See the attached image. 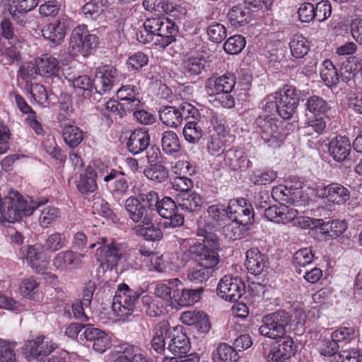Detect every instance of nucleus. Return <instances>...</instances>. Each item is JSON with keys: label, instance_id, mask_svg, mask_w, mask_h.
Wrapping results in <instances>:
<instances>
[{"label": "nucleus", "instance_id": "f257e3e1", "mask_svg": "<svg viewBox=\"0 0 362 362\" xmlns=\"http://www.w3.org/2000/svg\"><path fill=\"white\" fill-rule=\"evenodd\" d=\"M196 234L199 238L197 240L188 241L189 247L184 252L186 259H192L197 264L190 268L187 272V278L194 284H202L206 281L217 269L220 261L219 239L216 233L206 228V224L199 221Z\"/></svg>", "mask_w": 362, "mask_h": 362}, {"label": "nucleus", "instance_id": "f03ea898", "mask_svg": "<svg viewBox=\"0 0 362 362\" xmlns=\"http://www.w3.org/2000/svg\"><path fill=\"white\" fill-rule=\"evenodd\" d=\"M47 202V198H41L28 203L18 192L11 190L6 196L0 197V221H18L23 216L32 215L35 210Z\"/></svg>", "mask_w": 362, "mask_h": 362}, {"label": "nucleus", "instance_id": "7ed1b4c3", "mask_svg": "<svg viewBox=\"0 0 362 362\" xmlns=\"http://www.w3.org/2000/svg\"><path fill=\"white\" fill-rule=\"evenodd\" d=\"M295 320L292 315L285 310H278L274 313L264 315L262 319V325L259 327V332L262 336L275 339L286 334L287 332L301 329V334L303 331V324L300 321L296 322L293 327Z\"/></svg>", "mask_w": 362, "mask_h": 362}, {"label": "nucleus", "instance_id": "20e7f679", "mask_svg": "<svg viewBox=\"0 0 362 362\" xmlns=\"http://www.w3.org/2000/svg\"><path fill=\"white\" fill-rule=\"evenodd\" d=\"M89 248L96 247V258L99 267L103 272L111 271L118 264L122 257V247L113 239H107L105 236H95L89 238Z\"/></svg>", "mask_w": 362, "mask_h": 362}, {"label": "nucleus", "instance_id": "39448f33", "mask_svg": "<svg viewBox=\"0 0 362 362\" xmlns=\"http://www.w3.org/2000/svg\"><path fill=\"white\" fill-rule=\"evenodd\" d=\"M151 33L156 44L160 48H165L176 41L179 28L173 20L163 15L148 18L144 22Z\"/></svg>", "mask_w": 362, "mask_h": 362}, {"label": "nucleus", "instance_id": "423d86ee", "mask_svg": "<svg viewBox=\"0 0 362 362\" xmlns=\"http://www.w3.org/2000/svg\"><path fill=\"white\" fill-rule=\"evenodd\" d=\"M243 213L233 215L230 223L225 225L223 232L225 236L231 240H240L248 235L250 228L255 223V213L252 206L245 202L242 204Z\"/></svg>", "mask_w": 362, "mask_h": 362}, {"label": "nucleus", "instance_id": "0eeeda50", "mask_svg": "<svg viewBox=\"0 0 362 362\" xmlns=\"http://www.w3.org/2000/svg\"><path fill=\"white\" fill-rule=\"evenodd\" d=\"M254 125L264 143L269 147L280 146L287 135L276 117L259 115L254 122Z\"/></svg>", "mask_w": 362, "mask_h": 362}, {"label": "nucleus", "instance_id": "6e6552de", "mask_svg": "<svg viewBox=\"0 0 362 362\" xmlns=\"http://www.w3.org/2000/svg\"><path fill=\"white\" fill-rule=\"evenodd\" d=\"M142 293L141 290L132 289L125 283L119 284L113 298L112 310L122 317L132 315Z\"/></svg>", "mask_w": 362, "mask_h": 362}, {"label": "nucleus", "instance_id": "1a4fd4ad", "mask_svg": "<svg viewBox=\"0 0 362 362\" xmlns=\"http://www.w3.org/2000/svg\"><path fill=\"white\" fill-rule=\"evenodd\" d=\"M305 92L291 85H284L275 92L278 98V115L283 119H289L296 112L300 100L303 101Z\"/></svg>", "mask_w": 362, "mask_h": 362}, {"label": "nucleus", "instance_id": "9d476101", "mask_svg": "<svg viewBox=\"0 0 362 362\" xmlns=\"http://www.w3.org/2000/svg\"><path fill=\"white\" fill-rule=\"evenodd\" d=\"M46 250L42 243H37L34 245H25L22 246L19 251L21 258L25 261L35 273L45 274L52 278L54 280L57 276L50 272H45L47 269V258L45 254Z\"/></svg>", "mask_w": 362, "mask_h": 362}, {"label": "nucleus", "instance_id": "9b49d317", "mask_svg": "<svg viewBox=\"0 0 362 362\" xmlns=\"http://www.w3.org/2000/svg\"><path fill=\"white\" fill-rule=\"evenodd\" d=\"M247 200L245 198L230 199L227 205L221 203L212 204L207 208V214L210 219L218 226H221L226 220H229L233 215L243 213L242 204H245Z\"/></svg>", "mask_w": 362, "mask_h": 362}, {"label": "nucleus", "instance_id": "f8f14e48", "mask_svg": "<svg viewBox=\"0 0 362 362\" xmlns=\"http://www.w3.org/2000/svg\"><path fill=\"white\" fill-rule=\"evenodd\" d=\"M217 295L229 302H237L245 291V284L239 276L225 275L217 285Z\"/></svg>", "mask_w": 362, "mask_h": 362}, {"label": "nucleus", "instance_id": "ddd939ff", "mask_svg": "<svg viewBox=\"0 0 362 362\" xmlns=\"http://www.w3.org/2000/svg\"><path fill=\"white\" fill-rule=\"evenodd\" d=\"M72 20L66 15L59 16L53 23L47 24L42 29V37L49 41V45L54 47L61 44L66 32L72 26Z\"/></svg>", "mask_w": 362, "mask_h": 362}, {"label": "nucleus", "instance_id": "4468645a", "mask_svg": "<svg viewBox=\"0 0 362 362\" xmlns=\"http://www.w3.org/2000/svg\"><path fill=\"white\" fill-rule=\"evenodd\" d=\"M289 48L293 57L296 59H303V63L307 62V64L302 67L301 74L308 76L315 72L317 62L309 61L307 57L310 49L308 40L302 35H294L290 40Z\"/></svg>", "mask_w": 362, "mask_h": 362}, {"label": "nucleus", "instance_id": "2eb2a0df", "mask_svg": "<svg viewBox=\"0 0 362 362\" xmlns=\"http://www.w3.org/2000/svg\"><path fill=\"white\" fill-rule=\"evenodd\" d=\"M178 204L169 197H165L159 200L156 211L164 219V228H176L183 225L184 216L179 213Z\"/></svg>", "mask_w": 362, "mask_h": 362}, {"label": "nucleus", "instance_id": "dca6fc26", "mask_svg": "<svg viewBox=\"0 0 362 362\" xmlns=\"http://www.w3.org/2000/svg\"><path fill=\"white\" fill-rule=\"evenodd\" d=\"M43 336H38L35 339L28 341L23 348V354L28 360L33 358L41 360L54 351L57 345L52 341L45 340Z\"/></svg>", "mask_w": 362, "mask_h": 362}, {"label": "nucleus", "instance_id": "f3484780", "mask_svg": "<svg viewBox=\"0 0 362 362\" xmlns=\"http://www.w3.org/2000/svg\"><path fill=\"white\" fill-rule=\"evenodd\" d=\"M82 337L86 339L87 346H91L98 353L103 354L111 346V338L109 334L94 327L90 324H87L86 329L81 335V340Z\"/></svg>", "mask_w": 362, "mask_h": 362}, {"label": "nucleus", "instance_id": "a211bd4d", "mask_svg": "<svg viewBox=\"0 0 362 362\" xmlns=\"http://www.w3.org/2000/svg\"><path fill=\"white\" fill-rule=\"evenodd\" d=\"M103 181L106 184L107 189L115 199H120L129 191V183L122 171L114 168L107 170Z\"/></svg>", "mask_w": 362, "mask_h": 362}, {"label": "nucleus", "instance_id": "6ab92c4d", "mask_svg": "<svg viewBox=\"0 0 362 362\" xmlns=\"http://www.w3.org/2000/svg\"><path fill=\"white\" fill-rule=\"evenodd\" d=\"M267 204L266 202H264V204L261 202L259 207L264 209V216L270 221L286 224L293 221L298 216L297 210L289 208L286 205L275 204L267 206Z\"/></svg>", "mask_w": 362, "mask_h": 362}, {"label": "nucleus", "instance_id": "aec40b11", "mask_svg": "<svg viewBox=\"0 0 362 362\" xmlns=\"http://www.w3.org/2000/svg\"><path fill=\"white\" fill-rule=\"evenodd\" d=\"M118 71L112 66H105L96 71L93 81L95 93L103 95L110 93L116 84Z\"/></svg>", "mask_w": 362, "mask_h": 362}, {"label": "nucleus", "instance_id": "412c9836", "mask_svg": "<svg viewBox=\"0 0 362 362\" xmlns=\"http://www.w3.org/2000/svg\"><path fill=\"white\" fill-rule=\"evenodd\" d=\"M316 192L319 197L337 205L344 204L350 199L349 189L337 182L319 186Z\"/></svg>", "mask_w": 362, "mask_h": 362}, {"label": "nucleus", "instance_id": "4be33fe9", "mask_svg": "<svg viewBox=\"0 0 362 362\" xmlns=\"http://www.w3.org/2000/svg\"><path fill=\"white\" fill-rule=\"evenodd\" d=\"M191 349V342L184 327L178 325L173 327L170 340L168 341L167 349L174 357L185 356Z\"/></svg>", "mask_w": 362, "mask_h": 362}, {"label": "nucleus", "instance_id": "5701e85b", "mask_svg": "<svg viewBox=\"0 0 362 362\" xmlns=\"http://www.w3.org/2000/svg\"><path fill=\"white\" fill-rule=\"evenodd\" d=\"M84 256V254L71 250L61 251L54 257L52 265L61 272H71L81 266Z\"/></svg>", "mask_w": 362, "mask_h": 362}, {"label": "nucleus", "instance_id": "b1692460", "mask_svg": "<svg viewBox=\"0 0 362 362\" xmlns=\"http://www.w3.org/2000/svg\"><path fill=\"white\" fill-rule=\"evenodd\" d=\"M236 84V76L232 72H226L221 76L214 74L206 81L205 90L209 95L218 93L233 90Z\"/></svg>", "mask_w": 362, "mask_h": 362}, {"label": "nucleus", "instance_id": "393cba45", "mask_svg": "<svg viewBox=\"0 0 362 362\" xmlns=\"http://www.w3.org/2000/svg\"><path fill=\"white\" fill-rule=\"evenodd\" d=\"M352 147L348 136L337 135L328 144V153L335 162L342 163L350 160Z\"/></svg>", "mask_w": 362, "mask_h": 362}, {"label": "nucleus", "instance_id": "a878e982", "mask_svg": "<svg viewBox=\"0 0 362 362\" xmlns=\"http://www.w3.org/2000/svg\"><path fill=\"white\" fill-rule=\"evenodd\" d=\"M223 165L232 171L245 172L252 167V162L239 147H230L225 152Z\"/></svg>", "mask_w": 362, "mask_h": 362}, {"label": "nucleus", "instance_id": "bb28decb", "mask_svg": "<svg viewBox=\"0 0 362 362\" xmlns=\"http://www.w3.org/2000/svg\"><path fill=\"white\" fill-rule=\"evenodd\" d=\"M39 75L51 79L52 81L62 82V74L59 60L49 54L37 58Z\"/></svg>", "mask_w": 362, "mask_h": 362}, {"label": "nucleus", "instance_id": "cd10ccee", "mask_svg": "<svg viewBox=\"0 0 362 362\" xmlns=\"http://www.w3.org/2000/svg\"><path fill=\"white\" fill-rule=\"evenodd\" d=\"M151 136L146 127H139L131 132L127 143V151L134 156L139 155L150 145Z\"/></svg>", "mask_w": 362, "mask_h": 362}, {"label": "nucleus", "instance_id": "c85d7f7f", "mask_svg": "<svg viewBox=\"0 0 362 362\" xmlns=\"http://www.w3.org/2000/svg\"><path fill=\"white\" fill-rule=\"evenodd\" d=\"M124 208L129 218L136 223H150L152 214L134 196H130L124 202Z\"/></svg>", "mask_w": 362, "mask_h": 362}, {"label": "nucleus", "instance_id": "c756f323", "mask_svg": "<svg viewBox=\"0 0 362 362\" xmlns=\"http://www.w3.org/2000/svg\"><path fill=\"white\" fill-rule=\"evenodd\" d=\"M173 327L166 320L156 323L152 329L153 338L151 341V349L158 354H162L165 350L166 339L170 340Z\"/></svg>", "mask_w": 362, "mask_h": 362}, {"label": "nucleus", "instance_id": "7c9ffc66", "mask_svg": "<svg viewBox=\"0 0 362 362\" xmlns=\"http://www.w3.org/2000/svg\"><path fill=\"white\" fill-rule=\"evenodd\" d=\"M245 267L251 274H262L269 266L268 257L257 247H252L246 252Z\"/></svg>", "mask_w": 362, "mask_h": 362}, {"label": "nucleus", "instance_id": "2f4dec72", "mask_svg": "<svg viewBox=\"0 0 362 362\" xmlns=\"http://www.w3.org/2000/svg\"><path fill=\"white\" fill-rule=\"evenodd\" d=\"M97 173L90 165L87 166L75 180L77 190L82 195H89L98 189Z\"/></svg>", "mask_w": 362, "mask_h": 362}, {"label": "nucleus", "instance_id": "473e14b6", "mask_svg": "<svg viewBox=\"0 0 362 362\" xmlns=\"http://www.w3.org/2000/svg\"><path fill=\"white\" fill-rule=\"evenodd\" d=\"M204 292V288L200 286L197 288H185L183 284L177 286L176 290L173 291L174 303H177L181 307H187L194 305L201 298V295Z\"/></svg>", "mask_w": 362, "mask_h": 362}, {"label": "nucleus", "instance_id": "72a5a7b5", "mask_svg": "<svg viewBox=\"0 0 362 362\" xmlns=\"http://www.w3.org/2000/svg\"><path fill=\"white\" fill-rule=\"evenodd\" d=\"M207 125V118L187 122L182 131L185 139L189 144H197L202 138Z\"/></svg>", "mask_w": 362, "mask_h": 362}, {"label": "nucleus", "instance_id": "f704fd0d", "mask_svg": "<svg viewBox=\"0 0 362 362\" xmlns=\"http://www.w3.org/2000/svg\"><path fill=\"white\" fill-rule=\"evenodd\" d=\"M63 128L62 136L65 144L71 148L78 147L83 140V132L79 127L74 125L71 120H67L61 124Z\"/></svg>", "mask_w": 362, "mask_h": 362}, {"label": "nucleus", "instance_id": "c9c22d12", "mask_svg": "<svg viewBox=\"0 0 362 362\" xmlns=\"http://www.w3.org/2000/svg\"><path fill=\"white\" fill-rule=\"evenodd\" d=\"M177 201L180 210L191 214L200 210L203 204V197L197 192L191 190L183 195H177Z\"/></svg>", "mask_w": 362, "mask_h": 362}, {"label": "nucleus", "instance_id": "e433bc0d", "mask_svg": "<svg viewBox=\"0 0 362 362\" xmlns=\"http://www.w3.org/2000/svg\"><path fill=\"white\" fill-rule=\"evenodd\" d=\"M303 96L304 100L306 99L305 103V114L309 115H327L330 111L331 107L329 103L322 97L316 95Z\"/></svg>", "mask_w": 362, "mask_h": 362}, {"label": "nucleus", "instance_id": "4c0bfd02", "mask_svg": "<svg viewBox=\"0 0 362 362\" xmlns=\"http://www.w3.org/2000/svg\"><path fill=\"white\" fill-rule=\"evenodd\" d=\"M252 13V11L246 6L240 4L230 8L228 13V18L232 25L241 27L251 21Z\"/></svg>", "mask_w": 362, "mask_h": 362}, {"label": "nucleus", "instance_id": "58836bf2", "mask_svg": "<svg viewBox=\"0 0 362 362\" xmlns=\"http://www.w3.org/2000/svg\"><path fill=\"white\" fill-rule=\"evenodd\" d=\"M358 336L359 330L356 326L344 323L332 333L331 337L334 339V341H337L339 345L340 344L346 345L356 339Z\"/></svg>", "mask_w": 362, "mask_h": 362}, {"label": "nucleus", "instance_id": "ea45409f", "mask_svg": "<svg viewBox=\"0 0 362 362\" xmlns=\"http://www.w3.org/2000/svg\"><path fill=\"white\" fill-rule=\"evenodd\" d=\"M159 117L163 124L172 128H177L182 124L180 105L162 106L158 110Z\"/></svg>", "mask_w": 362, "mask_h": 362}, {"label": "nucleus", "instance_id": "a19ab883", "mask_svg": "<svg viewBox=\"0 0 362 362\" xmlns=\"http://www.w3.org/2000/svg\"><path fill=\"white\" fill-rule=\"evenodd\" d=\"M144 174L148 180L153 183L160 184L168 179L169 169L160 162H157L148 165L144 170Z\"/></svg>", "mask_w": 362, "mask_h": 362}, {"label": "nucleus", "instance_id": "79ce46f5", "mask_svg": "<svg viewBox=\"0 0 362 362\" xmlns=\"http://www.w3.org/2000/svg\"><path fill=\"white\" fill-rule=\"evenodd\" d=\"M315 257V251L312 247H303L297 250L293 255L292 264L297 273H303L302 268L311 264Z\"/></svg>", "mask_w": 362, "mask_h": 362}, {"label": "nucleus", "instance_id": "37998d69", "mask_svg": "<svg viewBox=\"0 0 362 362\" xmlns=\"http://www.w3.org/2000/svg\"><path fill=\"white\" fill-rule=\"evenodd\" d=\"M88 33V26L86 25H80L73 29L70 36L69 48L74 55H78L83 51Z\"/></svg>", "mask_w": 362, "mask_h": 362}, {"label": "nucleus", "instance_id": "c03bdc74", "mask_svg": "<svg viewBox=\"0 0 362 362\" xmlns=\"http://www.w3.org/2000/svg\"><path fill=\"white\" fill-rule=\"evenodd\" d=\"M134 231L137 236L147 241H158L163 238L162 230L153 223V218L150 223H141L134 226Z\"/></svg>", "mask_w": 362, "mask_h": 362}, {"label": "nucleus", "instance_id": "a18cd8bd", "mask_svg": "<svg viewBox=\"0 0 362 362\" xmlns=\"http://www.w3.org/2000/svg\"><path fill=\"white\" fill-rule=\"evenodd\" d=\"M206 62L204 57H190L182 64V72L188 77H194L206 71Z\"/></svg>", "mask_w": 362, "mask_h": 362}, {"label": "nucleus", "instance_id": "49530a36", "mask_svg": "<svg viewBox=\"0 0 362 362\" xmlns=\"http://www.w3.org/2000/svg\"><path fill=\"white\" fill-rule=\"evenodd\" d=\"M114 362H149L139 346L127 344Z\"/></svg>", "mask_w": 362, "mask_h": 362}, {"label": "nucleus", "instance_id": "de8ad7c7", "mask_svg": "<svg viewBox=\"0 0 362 362\" xmlns=\"http://www.w3.org/2000/svg\"><path fill=\"white\" fill-rule=\"evenodd\" d=\"M168 284H158L156 286L155 295L165 301L168 305L174 303L173 291H175L177 286L181 284V281L178 279H172L167 281Z\"/></svg>", "mask_w": 362, "mask_h": 362}, {"label": "nucleus", "instance_id": "09e8293b", "mask_svg": "<svg viewBox=\"0 0 362 362\" xmlns=\"http://www.w3.org/2000/svg\"><path fill=\"white\" fill-rule=\"evenodd\" d=\"M346 228V222L338 219L323 222L319 226L320 233L325 235L326 238L331 239L342 235Z\"/></svg>", "mask_w": 362, "mask_h": 362}, {"label": "nucleus", "instance_id": "8fccbe9b", "mask_svg": "<svg viewBox=\"0 0 362 362\" xmlns=\"http://www.w3.org/2000/svg\"><path fill=\"white\" fill-rule=\"evenodd\" d=\"M161 146L163 152L168 156H174L181 150V144L177 134L170 130L162 134Z\"/></svg>", "mask_w": 362, "mask_h": 362}, {"label": "nucleus", "instance_id": "3c124183", "mask_svg": "<svg viewBox=\"0 0 362 362\" xmlns=\"http://www.w3.org/2000/svg\"><path fill=\"white\" fill-rule=\"evenodd\" d=\"M69 243L65 233L54 232L47 235L42 244L47 252H55L66 247Z\"/></svg>", "mask_w": 362, "mask_h": 362}, {"label": "nucleus", "instance_id": "603ef678", "mask_svg": "<svg viewBox=\"0 0 362 362\" xmlns=\"http://www.w3.org/2000/svg\"><path fill=\"white\" fill-rule=\"evenodd\" d=\"M19 290L25 298L35 300H40L42 298V295L39 292V283L33 276L24 279L21 282Z\"/></svg>", "mask_w": 362, "mask_h": 362}, {"label": "nucleus", "instance_id": "864d4df0", "mask_svg": "<svg viewBox=\"0 0 362 362\" xmlns=\"http://www.w3.org/2000/svg\"><path fill=\"white\" fill-rule=\"evenodd\" d=\"M240 358L234 346L227 343H220L216 347V354L214 356L215 362H236Z\"/></svg>", "mask_w": 362, "mask_h": 362}, {"label": "nucleus", "instance_id": "5fc2aeb1", "mask_svg": "<svg viewBox=\"0 0 362 362\" xmlns=\"http://www.w3.org/2000/svg\"><path fill=\"white\" fill-rule=\"evenodd\" d=\"M277 178V173L272 169H256L250 174L249 180L255 185H267Z\"/></svg>", "mask_w": 362, "mask_h": 362}, {"label": "nucleus", "instance_id": "6e6d98bb", "mask_svg": "<svg viewBox=\"0 0 362 362\" xmlns=\"http://www.w3.org/2000/svg\"><path fill=\"white\" fill-rule=\"evenodd\" d=\"M276 342L272 344L277 349L287 356L290 359L296 355L298 350V344L289 335H283L279 339H275Z\"/></svg>", "mask_w": 362, "mask_h": 362}, {"label": "nucleus", "instance_id": "4d7b16f0", "mask_svg": "<svg viewBox=\"0 0 362 362\" xmlns=\"http://www.w3.org/2000/svg\"><path fill=\"white\" fill-rule=\"evenodd\" d=\"M228 135H218L214 134L211 135L210 140L207 144V151L212 156H220L228 150L227 144Z\"/></svg>", "mask_w": 362, "mask_h": 362}, {"label": "nucleus", "instance_id": "13d9d810", "mask_svg": "<svg viewBox=\"0 0 362 362\" xmlns=\"http://www.w3.org/2000/svg\"><path fill=\"white\" fill-rule=\"evenodd\" d=\"M324 68L320 71V76L328 87H336L339 82V75L337 69L329 59L323 62Z\"/></svg>", "mask_w": 362, "mask_h": 362}, {"label": "nucleus", "instance_id": "bf43d9fd", "mask_svg": "<svg viewBox=\"0 0 362 362\" xmlns=\"http://www.w3.org/2000/svg\"><path fill=\"white\" fill-rule=\"evenodd\" d=\"M66 78V77H65ZM71 81L72 86L76 89H79L84 92L86 97L95 94L94 81L88 75H80L77 77L67 78Z\"/></svg>", "mask_w": 362, "mask_h": 362}, {"label": "nucleus", "instance_id": "052dcab7", "mask_svg": "<svg viewBox=\"0 0 362 362\" xmlns=\"http://www.w3.org/2000/svg\"><path fill=\"white\" fill-rule=\"evenodd\" d=\"M105 3V0H90L87 2L81 8L85 18L88 20H96L104 11Z\"/></svg>", "mask_w": 362, "mask_h": 362}, {"label": "nucleus", "instance_id": "680f3d73", "mask_svg": "<svg viewBox=\"0 0 362 362\" xmlns=\"http://www.w3.org/2000/svg\"><path fill=\"white\" fill-rule=\"evenodd\" d=\"M134 197L137 198L141 204L152 214L156 211V206L159 204L160 198L158 193L153 189L148 192H140L136 196H134Z\"/></svg>", "mask_w": 362, "mask_h": 362}, {"label": "nucleus", "instance_id": "e2e57ef3", "mask_svg": "<svg viewBox=\"0 0 362 362\" xmlns=\"http://www.w3.org/2000/svg\"><path fill=\"white\" fill-rule=\"evenodd\" d=\"M246 45L245 38L240 35L230 37L223 44L224 51L229 54H237L241 52Z\"/></svg>", "mask_w": 362, "mask_h": 362}, {"label": "nucleus", "instance_id": "0e129e2a", "mask_svg": "<svg viewBox=\"0 0 362 362\" xmlns=\"http://www.w3.org/2000/svg\"><path fill=\"white\" fill-rule=\"evenodd\" d=\"M61 216L59 209L54 206H47L41 211L39 222L42 228H48Z\"/></svg>", "mask_w": 362, "mask_h": 362}, {"label": "nucleus", "instance_id": "69168bd1", "mask_svg": "<svg viewBox=\"0 0 362 362\" xmlns=\"http://www.w3.org/2000/svg\"><path fill=\"white\" fill-rule=\"evenodd\" d=\"M45 151L52 158L59 162L64 163L66 160V155L62 151L60 147L57 144L55 139L52 137L51 139H47L42 144Z\"/></svg>", "mask_w": 362, "mask_h": 362}, {"label": "nucleus", "instance_id": "338daca9", "mask_svg": "<svg viewBox=\"0 0 362 362\" xmlns=\"http://www.w3.org/2000/svg\"><path fill=\"white\" fill-rule=\"evenodd\" d=\"M170 185L173 189L179 192L178 195H183L192 190L194 182L186 175H178L170 179Z\"/></svg>", "mask_w": 362, "mask_h": 362}, {"label": "nucleus", "instance_id": "774afa93", "mask_svg": "<svg viewBox=\"0 0 362 362\" xmlns=\"http://www.w3.org/2000/svg\"><path fill=\"white\" fill-rule=\"evenodd\" d=\"M262 356L267 362H291V359L277 349L275 346L270 344L264 346Z\"/></svg>", "mask_w": 362, "mask_h": 362}]
</instances>
